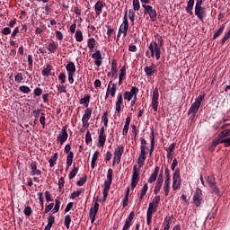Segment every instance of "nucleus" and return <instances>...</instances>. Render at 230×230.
Masks as SVG:
<instances>
[{
  "label": "nucleus",
  "mask_w": 230,
  "mask_h": 230,
  "mask_svg": "<svg viewBox=\"0 0 230 230\" xmlns=\"http://www.w3.org/2000/svg\"><path fill=\"white\" fill-rule=\"evenodd\" d=\"M67 125L62 128L61 133L58 134L57 140L59 141L60 145H64L67 141L69 135L67 132Z\"/></svg>",
  "instance_id": "obj_9"
},
{
  "label": "nucleus",
  "mask_w": 230,
  "mask_h": 230,
  "mask_svg": "<svg viewBox=\"0 0 230 230\" xmlns=\"http://www.w3.org/2000/svg\"><path fill=\"white\" fill-rule=\"evenodd\" d=\"M91 100V95H84V97H82L80 99L81 105H84V107H89Z\"/></svg>",
  "instance_id": "obj_32"
},
{
  "label": "nucleus",
  "mask_w": 230,
  "mask_h": 230,
  "mask_svg": "<svg viewBox=\"0 0 230 230\" xmlns=\"http://www.w3.org/2000/svg\"><path fill=\"white\" fill-rule=\"evenodd\" d=\"M220 143L230 146V137L220 139Z\"/></svg>",
  "instance_id": "obj_64"
},
{
  "label": "nucleus",
  "mask_w": 230,
  "mask_h": 230,
  "mask_svg": "<svg viewBox=\"0 0 230 230\" xmlns=\"http://www.w3.org/2000/svg\"><path fill=\"white\" fill-rule=\"evenodd\" d=\"M162 183H161V179L158 175L157 181H156V184H155V188L154 190V193L155 195H158L159 191H161V188H162Z\"/></svg>",
  "instance_id": "obj_40"
},
{
  "label": "nucleus",
  "mask_w": 230,
  "mask_h": 230,
  "mask_svg": "<svg viewBox=\"0 0 230 230\" xmlns=\"http://www.w3.org/2000/svg\"><path fill=\"white\" fill-rule=\"evenodd\" d=\"M58 159V153L56 152L52 157L49 160L50 168H53L56 165V162Z\"/></svg>",
  "instance_id": "obj_36"
},
{
  "label": "nucleus",
  "mask_w": 230,
  "mask_h": 230,
  "mask_svg": "<svg viewBox=\"0 0 230 230\" xmlns=\"http://www.w3.org/2000/svg\"><path fill=\"white\" fill-rule=\"evenodd\" d=\"M181 186V170L177 168L172 175V190L176 191Z\"/></svg>",
  "instance_id": "obj_2"
},
{
  "label": "nucleus",
  "mask_w": 230,
  "mask_h": 230,
  "mask_svg": "<svg viewBox=\"0 0 230 230\" xmlns=\"http://www.w3.org/2000/svg\"><path fill=\"white\" fill-rule=\"evenodd\" d=\"M171 188V174L169 168H165V181L164 182V192L165 197H168Z\"/></svg>",
  "instance_id": "obj_5"
},
{
  "label": "nucleus",
  "mask_w": 230,
  "mask_h": 230,
  "mask_svg": "<svg viewBox=\"0 0 230 230\" xmlns=\"http://www.w3.org/2000/svg\"><path fill=\"white\" fill-rule=\"evenodd\" d=\"M48 222H49V227L50 230L56 222V217H54V215H49V217H48Z\"/></svg>",
  "instance_id": "obj_52"
},
{
  "label": "nucleus",
  "mask_w": 230,
  "mask_h": 230,
  "mask_svg": "<svg viewBox=\"0 0 230 230\" xmlns=\"http://www.w3.org/2000/svg\"><path fill=\"white\" fill-rule=\"evenodd\" d=\"M176 147V143H172L170 145L169 149L167 150V159H170V155H172V152H174Z\"/></svg>",
  "instance_id": "obj_50"
},
{
  "label": "nucleus",
  "mask_w": 230,
  "mask_h": 230,
  "mask_svg": "<svg viewBox=\"0 0 230 230\" xmlns=\"http://www.w3.org/2000/svg\"><path fill=\"white\" fill-rule=\"evenodd\" d=\"M155 41L151 42L149 45V50H151V56H155V58L160 59L161 58V47L164 45V41L163 40V36L160 34H155Z\"/></svg>",
  "instance_id": "obj_1"
},
{
  "label": "nucleus",
  "mask_w": 230,
  "mask_h": 230,
  "mask_svg": "<svg viewBox=\"0 0 230 230\" xmlns=\"http://www.w3.org/2000/svg\"><path fill=\"white\" fill-rule=\"evenodd\" d=\"M195 14L199 18V20H201V22H203V20L207 16V12L205 7H202V5H200V7L196 11Z\"/></svg>",
  "instance_id": "obj_20"
},
{
  "label": "nucleus",
  "mask_w": 230,
  "mask_h": 230,
  "mask_svg": "<svg viewBox=\"0 0 230 230\" xmlns=\"http://www.w3.org/2000/svg\"><path fill=\"white\" fill-rule=\"evenodd\" d=\"M159 172H160V167L159 166H155L154 172L152 173V175L148 179V182L150 184H152L153 182H155Z\"/></svg>",
  "instance_id": "obj_22"
},
{
  "label": "nucleus",
  "mask_w": 230,
  "mask_h": 230,
  "mask_svg": "<svg viewBox=\"0 0 230 230\" xmlns=\"http://www.w3.org/2000/svg\"><path fill=\"white\" fill-rule=\"evenodd\" d=\"M58 47L59 45L57 41H51L50 43H49L48 50H49V52H56Z\"/></svg>",
  "instance_id": "obj_33"
},
{
  "label": "nucleus",
  "mask_w": 230,
  "mask_h": 230,
  "mask_svg": "<svg viewBox=\"0 0 230 230\" xmlns=\"http://www.w3.org/2000/svg\"><path fill=\"white\" fill-rule=\"evenodd\" d=\"M219 143H221L220 141V137H218V139H214L212 141V144L208 146V152H215L217 146H218Z\"/></svg>",
  "instance_id": "obj_27"
},
{
  "label": "nucleus",
  "mask_w": 230,
  "mask_h": 230,
  "mask_svg": "<svg viewBox=\"0 0 230 230\" xmlns=\"http://www.w3.org/2000/svg\"><path fill=\"white\" fill-rule=\"evenodd\" d=\"M225 29H226V25H225V23H223L221 25V27H219V29H217V31H216V32L214 33L213 39L216 40L217 38H218V36H221V34H223Z\"/></svg>",
  "instance_id": "obj_38"
},
{
  "label": "nucleus",
  "mask_w": 230,
  "mask_h": 230,
  "mask_svg": "<svg viewBox=\"0 0 230 230\" xmlns=\"http://www.w3.org/2000/svg\"><path fill=\"white\" fill-rule=\"evenodd\" d=\"M123 103L122 93L118 94V100L116 101V111L121 112V105Z\"/></svg>",
  "instance_id": "obj_26"
},
{
  "label": "nucleus",
  "mask_w": 230,
  "mask_h": 230,
  "mask_svg": "<svg viewBox=\"0 0 230 230\" xmlns=\"http://www.w3.org/2000/svg\"><path fill=\"white\" fill-rule=\"evenodd\" d=\"M140 179V170L137 168V164H135L133 168V174L131 179V189L135 190L137 188Z\"/></svg>",
  "instance_id": "obj_4"
},
{
  "label": "nucleus",
  "mask_w": 230,
  "mask_h": 230,
  "mask_svg": "<svg viewBox=\"0 0 230 230\" xmlns=\"http://www.w3.org/2000/svg\"><path fill=\"white\" fill-rule=\"evenodd\" d=\"M214 177H215V175H209V176L207 177V179H206L207 183L208 184L211 192H212V189H213Z\"/></svg>",
  "instance_id": "obj_51"
},
{
  "label": "nucleus",
  "mask_w": 230,
  "mask_h": 230,
  "mask_svg": "<svg viewBox=\"0 0 230 230\" xmlns=\"http://www.w3.org/2000/svg\"><path fill=\"white\" fill-rule=\"evenodd\" d=\"M111 84H112L111 88ZM116 93H117V83H112V81H110L108 84L107 92H106V100L107 98H109V94H111L112 98H115Z\"/></svg>",
  "instance_id": "obj_13"
},
{
  "label": "nucleus",
  "mask_w": 230,
  "mask_h": 230,
  "mask_svg": "<svg viewBox=\"0 0 230 230\" xmlns=\"http://www.w3.org/2000/svg\"><path fill=\"white\" fill-rule=\"evenodd\" d=\"M71 222H72L71 215H66L64 224H65L66 229H70Z\"/></svg>",
  "instance_id": "obj_47"
},
{
  "label": "nucleus",
  "mask_w": 230,
  "mask_h": 230,
  "mask_svg": "<svg viewBox=\"0 0 230 230\" xmlns=\"http://www.w3.org/2000/svg\"><path fill=\"white\" fill-rule=\"evenodd\" d=\"M156 69V65L155 63H152L150 65V66H145L144 71L146 72V75L150 76L153 75V74H155Z\"/></svg>",
  "instance_id": "obj_21"
},
{
  "label": "nucleus",
  "mask_w": 230,
  "mask_h": 230,
  "mask_svg": "<svg viewBox=\"0 0 230 230\" xmlns=\"http://www.w3.org/2000/svg\"><path fill=\"white\" fill-rule=\"evenodd\" d=\"M107 179L109 181V184L111 187L112 184V180H113V170L111 168H110L107 172Z\"/></svg>",
  "instance_id": "obj_48"
},
{
  "label": "nucleus",
  "mask_w": 230,
  "mask_h": 230,
  "mask_svg": "<svg viewBox=\"0 0 230 230\" xmlns=\"http://www.w3.org/2000/svg\"><path fill=\"white\" fill-rule=\"evenodd\" d=\"M52 68H53L52 65L50 64L46 65V66L41 71L42 75H50Z\"/></svg>",
  "instance_id": "obj_37"
},
{
  "label": "nucleus",
  "mask_w": 230,
  "mask_h": 230,
  "mask_svg": "<svg viewBox=\"0 0 230 230\" xmlns=\"http://www.w3.org/2000/svg\"><path fill=\"white\" fill-rule=\"evenodd\" d=\"M20 91L21 93H23V94H30V93H31L30 86H27V84H22V86H20Z\"/></svg>",
  "instance_id": "obj_45"
},
{
  "label": "nucleus",
  "mask_w": 230,
  "mask_h": 230,
  "mask_svg": "<svg viewBox=\"0 0 230 230\" xmlns=\"http://www.w3.org/2000/svg\"><path fill=\"white\" fill-rule=\"evenodd\" d=\"M31 175H41L40 170H38V163H31Z\"/></svg>",
  "instance_id": "obj_23"
},
{
  "label": "nucleus",
  "mask_w": 230,
  "mask_h": 230,
  "mask_svg": "<svg viewBox=\"0 0 230 230\" xmlns=\"http://www.w3.org/2000/svg\"><path fill=\"white\" fill-rule=\"evenodd\" d=\"M134 217H135V213H134V211H131V213H129L128 218L126 219V221L124 223L122 230L130 229L131 226H133Z\"/></svg>",
  "instance_id": "obj_15"
},
{
  "label": "nucleus",
  "mask_w": 230,
  "mask_h": 230,
  "mask_svg": "<svg viewBox=\"0 0 230 230\" xmlns=\"http://www.w3.org/2000/svg\"><path fill=\"white\" fill-rule=\"evenodd\" d=\"M85 182H87V175H84L79 181H77L76 184H77V186H84V184H85Z\"/></svg>",
  "instance_id": "obj_60"
},
{
  "label": "nucleus",
  "mask_w": 230,
  "mask_h": 230,
  "mask_svg": "<svg viewBox=\"0 0 230 230\" xmlns=\"http://www.w3.org/2000/svg\"><path fill=\"white\" fill-rule=\"evenodd\" d=\"M14 79L17 84H22V81H23L24 79V77L22 76V72H18L16 75H14Z\"/></svg>",
  "instance_id": "obj_56"
},
{
  "label": "nucleus",
  "mask_w": 230,
  "mask_h": 230,
  "mask_svg": "<svg viewBox=\"0 0 230 230\" xmlns=\"http://www.w3.org/2000/svg\"><path fill=\"white\" fill-rule=\"evenodd\" d=\"M193 201L196 208H199L203 202V191L200 188H197L193 195Z\"/></svg>",
  "instance_id": "obj_6"
},
{
  "label": "nucleus",
  "mask_w": 230,
  "mask_h": 230,
  "mask_svg": "<svg viewBox=\"0 0 230 230\" xmlns=\"http://www.w3.org/2000/svg\"><path fill=\"white\" fill-rule=\"evenodd\" d=\"M93 142V137L91 136V132H89V130L86 132V135H85V143L86 145H90V143Z\"/></svg>",
  "instance_id": "obj_59"
},
{
  "label": "nucleus",
  "mask_w": 230,
  "mask_h": 230,
  "mask_svg": "<svg viewBox=\"0 0 230 230\" xmlns=\"http://www.w3.org/2000/svg\"><path fill=\"white\" fill-rule=\"evenodd\" d=\"M151 105L155 112H157L159 107V90L157 86L154 89Z\"/></svg>",
  "instance_id": "obj_8"
},
{
  "label": "nucleus",
  "mask_w": 230,
  "mask_h": 230,
  "mask_svg": "<svg viewBox=\"0 0 230 230\" xmlns=\"http://www.w3.org/2000/svg\"><path fill=\"white\" fill-rule=\"evenodd\" d=\"M128 11H125V14L123 17V22L120 25L121 32H123L124 36H127L128 31Z\"/></svg>",
  "instance_id": "obj_14"
},
{
  "label": "nucleus",
  "mask_w": 230,
  "mask_h": 230,
  "mask_svg": "<svg viewBox=\"0 0 230 230\" xmlns=\"http://www.w3.org/2000/svg\"><path fill=\"white\" fill-rule=\"evenodd\" d=\"M130 121H131V118H127L126 123L124 125L123 132H122L123 136H128V130H129Z\"/></svg>",
  "instance_id": "obj_34"
},
{
  "label": "nucleus",
  "mask_w": 230,
  "mask_h": 230,
  "mask_svg": "<svg viewBox=\"0 0 230 230\" xmlns=\"http://www.w3.org/2000/svg\"><path fill=\"white\" fill-rule=\"evenodd\" d=\"M155 145V132L152 131L150 155H153Z\"/></svg>",
  "instance_id": "obj_46"
},
{
  "label": "nucleus",
  "mask_w": 230,
  "mask_h": 230,
  "mask_svg": "<svg viewBox=\"0 0 230 230\" xmlns=\"http://www.w3.org/2000/svg\"><path fill=\"white\" fill-rule=\"evenodd\" d=\"M211 193H214L217 197L221 196L220 190H219V188L217 186V182L216 181V177H214V181H213V184H212Z\"/></svg>",
  "instance_id": "obj_25"
},
{
  "label": "nucleus",
  "mask_w": 230,
  "mask_h": 230,
  "mask_svg": "<svg viewBox=\"0 0 230 230\" xmlns=\"http://www.w3.org/2000/svg\"><path fill=\"white\" fill-rule=\"evenodd\" d=\"M106 141H107V136L105 135V127H102L100 130L99 137H98L97 146H99V148L105 146Z\"/></svg>",
  "instance_id": "obj_11"
},
{
  "label": "nucleus",
  "mask_w": 230,
  "mask_h": 230,
  "mask_svg": "<svg viewBox=\"0 0 230 230\" xmlns=\"http://www.w3.org/2000/svg\"><path fill=\"white\" fill-rule=\"evenodd\" d=\"M93 114V108H89L86 106V110H84V114L82 118V123L84 128H89L90 123L89 120L91 119V116Z\"/></svg>",
  "instance_id": "obj_3"
},
{
  "label": "nucleus",
  "mask_w": 230,
  "mask_h": 230,
  "mask_svg": "<svg viewBox=\"0 0 230 230\" xmlns=\"http://www.w3.org/2000/svg\"><path fill=\"white\" fill-rule=\"evenodd\" d=\"M126 72H127L126 66L123 65V66H121V68H120L119 85H121L124 75H126Z\"/></svg>",
  "instance_id": "obj_39"
},
{
  "label": "nucleus",
  "mask_w": 230,
  "mask_h": 230,
  "mask_svg": "<svg viewBox=\"0 0 230 230\" xmlns=\"http://www.w3.org/2000/svg\"><path fill=\"white\" fill-rule=\"evenodd\" d=\"M128 16L131 21V24L134 25L136 14H135V11H133V9H129Z\"/></svg>",
  "instance_id": "obj_57"
},
{
  "label": "nucleus",
  "mask_w": 230,
  "mask_h": 230,
  "mask_svg": "<svg viewBox=\"0 0 230 230\" xmlns=\"http://www.w3.org/2000/svg\"><path fill=\"white\" fill-rule=\"evenodd\" d=\"M195 4V0H189L187 2L186 11L189 13V14H193V6Z\"/></svg>",
  "instance_id": "obj_29"
},
{
  "label": "nucleus",
  "mask_w": 230,
  "mask_h": 230,
  "mask_svg": "<svg viewBox=\"0 0 230 230\" xmlns=\"http://www.w3.org/2000/svg\"><path fill=\"white\" fill-rule=\"evenodd\" d=\"M133 7H134L135 11H139V9H140L139 0H133Z\"/></svg>",
  "instance_id": "obj_63"
},
{
  "label": "nucleus",
  "mask_w": 230,
  "mask_h": 230,
  "mask_svg": "<svg viewBox=\"0 0 230 230\" xmlns=\"http://www.w3.org/2000/svg\"><path fill=\"white\" fill-rule=\"evenodd\" d=\"M100 155V152L99 150H96V152H94L93 158H92V162H91V167L93 170H94V168H96V161H98V157Z\"/></svg>",
  "instance_id": "obj_30"
},
{
  "label": "nucleus",
  "mask_w": 230,
  "mask_h": 230,
  "mask_svg": "<svg viewBox=\"0 0 230 230\" xmlns=\"http://www.w3.org/2000/svg\"><path fill=\"white\" fill-rule=\"evenodd\" d=\"M146 224L147 226H151L152 224V215H151L150 206H148V209L146 213Z\"/></svg>",
  "instance_id": "obj_54"
},
{
  "label": "nucleus",
  "mask_w": 230,
  "mask_h": 230,
  "mask_svg": "<svg viewBox=\"0 0 230 230\" xmlns=\"http://www.w3.org/2000/svg\"><path fill=\"white\" fill-rule=\"evenodd\" d=\"M23 213L26 217H31V215L32 214V209H31V206H27L25 208V209L23 210Z\"/></svg>",
  "instance_id": "obj_61"
},
{
  "label": "nucleus",
  "mask_w": 230,
  "mask_h": 230,
  "mask_svg": "<svg viewBox=\"0 0 230 230\" xmlns=\"http://www.w3.org/2000/svg\"><path fill=\"white\" fill-rule=\"evenodd\" d=\"M153 201H154V206H155V213H156L157 211V208H158V206L161 202V197L160 195H156L154 199H153Z\"/></svg>",
  "instance_id": "obj_44"
},
{
  "label": "nucleus",
  "mask_w": 230,
  "mask_h": 230,
  "mask_svg": "<svg viewBox=\"0 0 230 230\" xmlns=\"http://www.w3.org/2000/svg\"><path fill=\"white\" fill-rule=\"evenodd\" d=\"M140 155L139 157L137 159V163H138V166L139 168H142L145 164V160H144V156H143V150H142V146H140Z\"/></svg>",
  "instance_id": "obj_43"
},
{
  "label": "nucleus",
  "mask_w": 230,
  "mask_h": 230,
  "mask_svg": "<svg viewBox=\"0 0 230 230\" xmlns=\"http://www.w3.org/2000/svg\"><path fill=\"white\" fill-rule=\"evenodd\" d=\"M199 109V104L198 102V97H196L194 102L191 103L190 110H188V115L190 116L191 112H193L194 117L196 118V114Z\"/></svg>",
  "instance_id": "obj_16"
},
{
  "label": "nucleus",
  "mask_w": 230,
  "mask_h": 230,
  "mask_svg": "<svg viewBox=\"0 0 230 230\" xmlns=\"http://www.w3.org/2000/svg\"><path fill=\"white\" fill-rule=\"evenodd\" d=\"M99 209H100V204H99V201H98V199H97V200H95V202H94L93 208H90L89 216H90L92 224H93V222H95V220H96V215H97Z\"/></svg>",
  "instance_id": "obj_10"
},
{
  "label": "nucleus",
  "mask_w": 230,
  "mask_h": 230,
  "mask_svg": "<svg viewBox=\"0 0 230 230\" xmlns=\"http://www.w3.org/2000/svg\"><path fill=\"white\" fill-rule=\"evenodd\" d=\"M66 68L67 70V74L76 72V66H75V63H74V61H68V63L66 65Z\"/></svg>",
  "instance_id": "obj_24"
},
{
  "label": "nucleus",
  "mask_w": 230,
  "mask_h": 230,
  "mask_svg": "<svg viewBox=\"0 0 230 230\" xmlns=\"http://www.w3.org/2000/svg\"><path fill=\"white\" fill-rule=\"evenodd\" d=\"M92 58L94 59V64L97 65V66H101L103 63V58L101 50H95L93 54H92Z\"/></svg>",
  "instance_id": "obj_12"
},
{
  "label": "nucleus",
  "mask_w": 230,
  "mask_h": 230,
  "mask_svg": "<svg viewBox=\"0 0 230 230\" xmlns=\"http://www.w3.org/2000/svg\"><path fill=\"white\" fill-rule=\"evenodd\" d=\"M105 5H106V4L102 0H98L95 3L94 10H95V13H96L97 16H100L101 13H102L103 7H105Z\"/></svg>",
  "instance_id": "obj_18"
},
{
  "label": "nucleus",
  "mask_w": 230,
  "mask_h": 230,
  "mask_svg": "<svg viewBox=\"0 0 230 230\" xmlns=\"http://www.w3.org/2000/svg\"><path fill=\"white\" fill-rule=\"evenodd\" d=\"M174 218V215H171V217H165L163 224V229L162 230H170L171 224Z\"/></svg>",
  "instance_id": "obj_19"
},
{
  "label": "nucleus",
  "mask_w": 230,
  "mask_h": 230,
  "mask_svg": "<svg viewBox=\"0 0 230 230\" xmlns=\"http://www.w3.org/2000/svg\"><path fill=\"white\" fill-rule=\"evenodd\" d=\"M60 207H61V200L59 197H57V199H55V207L53 208V212L58 213L60 209Z\"/></svg>",
  "instance_id": "obj_42"
},
{
  "label": "nucleus",
  "mask_w": 230,
  "mask_h": 230,
  "mask_svg": "<svg viewBox=\"0 0 230 230\" xmlns=\"http://www.w3.org/2000/svg\"><path fill=\"white\" fill-rule=\"evenodd\" d=\"M229 137H230V128L227 130H223V132H220V134H218L219 139H224Z\"/></svg>",
  "instance_id": "obj_49"
},
{
  "label": "nucleus",
  "mask_w": 230,
  "mask_h": 230,
  "mask_svg": "<svg viewBox=\"0 0 230 230\" xmlns=\"http://www.w3.org/2000/svg\"><path fill=\"white\" fill-rule=\"evenodd\" d=\"M75 40H76V41H83L84 40V34H83L82 31L77 30L75 31Z\"/></svg>",
  "instance_id": "obj_53"
},
{
  "label": "nucleus",
  "mask_w": 230,
  "mask_h": 230,
  "mask_svg": "<svg viewBox=\"0 0 230 230\" xmlns=\"http://www.w3.org/2000/svg\"><path fill=\"white\" fill-rule=\"evenodd\" d=\"M111 72L114 77H118V63L115 59L111 60Z\"/></svg>",
  "instance_id": "obj_31"
},
{
  "label": "nucleus",
  "mask_w": 230,
  "mask_h": 230,
  "mask_svg": "<svg viewBox=\"0 0 230 230\" xmlns=\"http://www.w3.org/2000/svg\"><path fill=\"white\" fill-rule=\"evenodd\" d=\"M138 93H139V88H137V86H132L130 90L131 100L134 97L135 102H137Z\"/></svg>",
  "instance_id": "obj_35"
},
{
  "label": "nucleus",
  "mask_w": 230,
  "mask_h": 230,
  "mask_svg": "<svg viewBox=\"0 0 230 230\" xmlns=\"http://www.w3.org/2000/svg\"><path fill=\"white\" fill-rule=\"evenodd\" d=\"M95 43H96L95 38H89L88 39V47H89V49H94Z\"/></svg>",
  "instance_id": "obj_58"
},
{
  "label": "nucleus",
  "mask_w": 230,
  "mask_h": 230,
  "mask_svg": "<svg viewBox=\"0 0 230 230\" xmlns=\"http://www.w3.org/2000/svg\"><path fill=\"white\" fill-rule=\"evenodd\" d=\"M73 166H74L73 170L70 172V173L68 175L70 180L75 179V175H77V173L79 172V168L76 167L75 164H74Z\"/></svg>",
  "instance_id": "obj_41"
},
{
  "label": "nucleus",
  "mask_w": 230,
  "mask_h": 230,
  "mask_svg": "<svg viewBox=\"0 0 230 230\" xmlns=\"http://www.w3.org/2000/svg\"><path fill=\"white\" fill-rule=\"evenodd\" d=\"M148 191V184L146 183L144 184L142 190H141V192H142V199H144V197H146V193Z\"/></svg>",
  "instance_id": "obj_62"
},
{
  "label": "nucleus",
  "mask_w": 230,
  "mask_h": 230,
  "mask_svg": "<svg viewBox=\"0 0 230 230\" xmlns=\"http://www.w3.org/2000/svg\"><path fill=\"white\" fill-rule=\"evenodd\" d=\"M109 112H104L103 116L102 117V121L104 124V127H108L109 126Z\"/></svg>",
  "instance_id": "obj_55"
},
{
  "label": "nucleus",
  "mask_w": 230,
  "mask_h": 230,
  "mask_svg": "<svg viewBox=\"0 0 230 230\" xmlns=\"http://www.w3.org/2000/svg\"><path fill=\"white\" fill-rule=\"evenodd\" d=\"M145 6V11L144 14H148L151 18L152 22H156L157 20V11L153 7V5H144Z\"/></svg>",
  "instance_id": "obj_7"
},
{
  "label": "nucleus",
  "mask_w": 230,
  "mask_h": 230,
  "mask_svg": "<svg viewBox=\"0 0 230 230\" xmlns=\"http://www.w3.org/2000/svg\"><path fill=\"white\" fill-rule=\"evenodd\" d=\"M123 154H124V146H119L117 148H115L114 155L118 164L120 163Z\"/></svg>",
  "instance_id": "obj_17"
},
{
  "label": "nucleus",
  "mask_w": 230,
  "mask_h": 230,
  "mask_svg": "<svg viewBox=\"0 0 230 230\" xmlns=\"http://www.w3.org/2000/svg\"><path fill=\"white\" fill-rule=\"evenodd\" d=\"M74 157H75L74 152L69 151V154L67 155V157H66V164H67L66 170H68L70 166H72L74 162Z\"/></svg>",
  "instance_id": "obj_28"
}]
</instances>
